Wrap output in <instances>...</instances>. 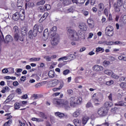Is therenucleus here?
I'll list each match as a JSON object with an SVG mask.
<instances>
[{"label": "nucleus", "instance_id": "aec40b11", "mask_svg": "<svg viewBox=\"0 0 126 126\" xmlns=\"http://www.w3.org/2000/svg\"><path fill=\"white\" fill-rule=\"evenodd\" d=\"M115 106H118V107H122L123 106H124V107L126 106V102H124L123 101H119L117 103H116L114 104Z\"/></svg>", "mask_w": 126, "mask_h": 126}, {"label": "nucleus", "instance_id": "8fccbe9b", "mask_svg": "<svg viewBox=\"0 0 126 126\" xmlns=\"http://www.w3.org/2000/svg\"><path fill=\"white\" fill-rule=\"evenodd\" d=\"M67 93L68 95H73V91L71 89H68L67 90Z\"/></svg>", "mask_w": 126, "mask_h": 126}, {"label": "nucleus", "instance_id": "412c9836", "mask_svg": "<svg viewBox=\"0 0 126 126\" xmlns=\"http://www.w3.org/2000/svg\"><path fill=\"white\" fill-rule=\"evenodd\" d=\"M61 1H63V4L64 5V6H66L67 5H69V4H71V1L70 0H60Z\"/></svg>", "mask_w": 126, "mask_h": 126}, {"label": "nucleus", "instance_id": "58836bf2", "mask_svg": "<svg viewBox=\"0 0 126 126\" xmlns=\"http://www.w3.org/2000/svg\"><path fill=\"white\" fill-rule=\"evenodd\" d=\"M20 108V103L16 102L14 104V108L15 110H18Z\"/></svg>", "mask_w": 126, "mask_h": 126}, {"label": "nucleus", "instance_id": "39448f33", "mask_svg": "<svg viewBox=\"0 0 126 126\" xmlns=\"http://www.w3.org/2000/svg\"><path fill=\"white\" fill-rule=\"evenodd\" d=\"M105 35L112 37L114 36V27L112 26H108L105 29Z\"/></svg>", "mask_w": 126, "mask_h": 126}, {"label": "nucleus", "instance_id": "4c0bfd02", "mask_svg": "<svg viewBox=\"0 0 126 126\" xmlns=\"http://www.w3.org/2000/svg\"><path fill=\"white\" fill-rule=\"evenodd\" d=\"M116 5L122 7L123 6V0H117Z\"/></svg>", "mask_w": 126, "mask_h": 126}, {"label": "nucleus", "instance_id": "b1692460", "mask_svg": "<svg viewBox=\"0 0 126 126\" xmlns=\"http://www.w3.org/2000/svg\"><path fill=\"white\" fill-rule=\"evenodd\" d=\"M114 7L116 12H120L121 11V7H122L118 6L116 3H114Z\"/></svg>", "mask_w": 126, "mask_h": 126}, {"label": "nucleus", "instance_id": "f3484780", "mask_svg": "<svg viewBox=\"0 0 126 126\" xmlns=\"http://www.w3.org/2000/svg\"><path fill=\"white\" fill-rule=\"evenodd\" d=\"M50 34L51 36H55V35H58L57 34V27H53L50 31Z\"/></svg>", "mask_w": 126, "mask_h": 126}, {"label": "nucleus", "instance_id": "ddd939ff", "mask_svg": "<svg viewBox=\"0 0 126 126\" xmlns=\"http://www.w3.org/2000/svg\"><path fill=\"white\" fill-rule=\"evenodd\" d=\"M82 114V111L80 109H76L75 111L72 114V116L74 118H77V117H79L80 115Z\"/></svg>", "mask_w": 126, "mask_h": 126}, {"label": "nucleus", "instance_id": "a211bd4d", "mask_svg": "<svg viewBox=\"0 0 126 126\" xmlns=\"http://www.w3.org/2000/svg\"><path fill=\"white\" fill-rule=\"evenodd\" d=\"M89 117L85 116L82 118V124L83 126H85L86 124H87V122L89 121Z\"/></svg>", "mask_w": 126, "mask_h": 126}, {"label": "nucleus", "instance_id": "864d4df0", "mask_svg": "<svg viewBox=\"0 0 126 126\" xmlns=\"http://www.w3.org/2000/svg\"><path fill=\"white\" fill-rule=\"evenodd\" d=\"M11 123H12V121L11 120H9L4 124L3 126H10L9 124H11Z\"/></svg>", "mask_w": 126, "mask_h": 126}, {"label": "nucleus", "instance_id": "4d7b16f0", "mask_svg": "<svg viewBox=\"0 0 126 126\" xmlns=\"http://www.w3.org/2000/svg\"><path fill=\"white\" fill-rule=\"evenodd\" d=\"M66 63V62H63V63H60L58 64V67H63V65H65L66 63Z\"/></svg>", "mask_w": 126, "mask_h": 126}, {"label": "nucleus", "instance_id": "680f3d73", "mask_svg": "<svg viewBox=\"0 0 126 126\" xmlns=\"http://www.w3.org/2000/svg\"><path fill=\"white\" fill-rule=\"evenodd\" d=\"M105 44L108 46H112V45H114V42H112V41L105 42Z\"/></svg>", "mask_w": 126, "mask_h": 126}, {"label": "nucleus", "instance_id": "f257e3e1", "mask_svg": "<svg viewBox=\"0 0 126 126\" xmlns=\"http://www.w3.org/2000/svg\"><path fill=\"white\" fill-rule=\"evenodd\" d=\"M53 103L56 107H63L65 110H68L70 109L69 102L66 99H54Z\"/></svg>", "mask_w": 126, "mask_h": 126}, {"label": "nucleus", "instance_id": "ea45409f", "mask_svg": "<svg viewBox=\"0 0 126 126\" xmlns=\"http://www.w3.org/2000/svg\"><path fill=\"white\" fill-rule=\"evenodd\" d=\"M86 108H93V104H92V103H91V102L89 101L86 104Z\"/></svg>", "mask_w": 126, "mask_h": 126}, {"label": "nucleus", "instance_id": "2f4dec72", "mask_svg": "<svg viewBox=\"0 0 126 126\" xmlns=\"http://www.w3.org/2000/svg\"><path fill=\"white\" fill-rule=\"evenodd\" d=\"M41 60V58H32L30 59L31 62H39Z\"/></svg>", "mask_w": 126, "mask_h": 126}, {"label": "nucleus", "instance_id": "69168bd1", "mask_svg": "<svg viewBox=\"0 0 126 126\" xmlns=\"http://www.w3.org/2000/svg\"><path fill=\"white\" fill-rule=\"evenodd\" d=\"M78 4H83L85 2V0H78Z\"/></svg>", "mask_w": 126, "mask_h": 126}, {"label": "nucleus", "instance_id": "c03bdc74", "mask_svg": "<svg viewBox=\"0 0 126 126\" xmlns=\"http://www.w3.org/2000/svg\"><path fill=\"white\" fill-rule=\"evenodd\" d=\"M8 71L10 74H12L14 72V68L12 67L8 68Z\"/></svg>", "mask_w": 126, "mask_h": 126}, {"label": "nucleus", "instance_id": "774afa93", "mask_svg": "<svg viewBox=\"0 0 126 126\" xmlns=\"http://www.w3.org/2000/svg\"><path fill=\"white\" fill-rule=\"evenodd\" d=\"M16 93H18V94H21V89L19 88L17 89L16 90Z\"/></svg>", "mask_w": 126, "mask_h": 126}, {"label": "nucleus", "instance_id": "6ab92c4d", "mask_svg": "<svg viewBox=\"0 0 126 126\" xmlns=\"http://www.w3.org/2000/svg\"><path fill=\"white\" fill-rule=\"evenodd\" d=\"M21 17V15H20V14L19 12H16L15 14L13 15V19H14L15 21H17V20H18L19 19V18Z\"/></svg>", "mask_w": 126, "mask_h": 126}, {"label": "nucleus", "instance_id": "a19ab883", "mask_svg": "<svg viewBox=\"0 0 126 126\" xmlns=\"http://www.w3.org/2000/svg\"><path fill=\"white\" fill-rule=\"evenodd\" d=\"M38 116L40 118H42L43 119H47V118L46 117V115H45V114L43 112H39L38 114Z\"/></svg>", "mask_w": 126, "mask_h": 126}, {"label": "nucleus", "instance_id": "473e14b6", "mask_svg": "<svg viewBox=\"0 0 126 126\" xmlns=\"http://www.w3.org/2000/svg\"><path fill=\"white\" fill-rule=\"evenodd\" d=\"M104 73L105 74H107V75H111V74H113V71L107 69L104 71Z\"/></svg>", "mask_w": 126, "mask_h": 126}, {"label": "nucleus", "instance_id": "423d86ee", "mask_svg": "<svg viewBox=\"0 0 126 126\" xmlns=\"http://www.w3.org/2000/svg\"><path fill=\"white\" fill-rule=\"evenodd\" d=\"M97 114L100 117H105L108 114V109L105 107H100L97 111Z\"/></svg>", "mask_w": 126, "mask_h": 126}, {"label": "nucleus", "instance_id": "bf43d9fd", "mask_svg": "<svg viewBox=\"0 0 126 126\" xmlns=\"http://www.w3.org/2000/svg\"><path fill=\"white\" fill-rule=\"evenodd\" d=\"M28 6L30 7H33V6H35V4L32 2H30L28 3Z\"/></svg>", "mask_w": 126, "mask_h": 126}, {"label": "nucleus", "instance_id": "de8ad7c7", "mask_svg": "<svg viewBox=\"0 0 126 126\" xmlns=\"http://www.w3.org/2000/svg\"><path fill=\"white\" fill-rule=\"evenodd\" d=\"M98 7L100 10L103 11L104 8V4L100 3L98 4Z\"/></svg>", "mask_w": 126, "mask_h": 126}, {"label": "nucleus", "instance_id": "e2e57ef3", "mask_svg": "<svg viewBox=\"0 0 126 126\" xmlns=\"http://www.w3.org/2000/svg\"><path fill=\"white\" fill-rule=\"evenodd\" d=\"M114 44L115 45H124L125 44L124 42H122L121 41H115L114 42Z\"/></svg>", "mask_w": 126, "mask_h": 126}, {"label": "nucleus", "instance_id": "79ce46f5", "mask_svg": "<svg viewBox=\"0 0 126 126\" xmlns=\"http://www.w3.org/2000/svg\"><path fill=\"white\" fill-rule=\"evenodd\" d=\"M70 70L69 69H65L64 71H63V74L64 76L67 75L69 73H70Z\"/></svg>", "mask_w": 126, "mask_h": 126}, {"label": "nucleus", "instance_id": "f704fd0d", "mask_svg": "<svg viewBox=\"0 0 126 126\" xmlns=\"http://www.w3.org/2000/svg\"><path fill=\"white\" fill-rule=\"evenodd\" d=\"M104 51V48L102 47H97L95 49L96 53H98L99 52H101L102 53H103Z\"/></svg>", "mask_w": 126, "mask_h": 126}, {"label": "nucleus", "instance_id": "e433bc0d", "mask_svg": "<svg viewBox=\"0 0 126 126\" xmlns=\"http://www.w3.org/2000/svg\"><path fill=\"white\" fill-rule=\"evenodd\" d=\"M113 105V104L112 102H106L104 103V106H105V107H112Z\"/></svg>", "mask_w": 126, "mask_h": 126}, {"label": "nucleus", "instance_id": "393cba45", "mask_svg": "<svg viewBox=\"0 0 126 126\" xmlns=\"http://www.w3.org/2000/svg\"><path fill=\"white\" fill-rule=\"evenodd\" d=\"M55 115L56 117L60 118V119H62L64 117V114L61 112H55Z\"/></svg>", "mask_w": 126, "mask_h": 126}, {"label": "nucleus", "instance_id": "c85d7f7f", "mask_svg": "<svg viewBox=\"0 0 126 126\" xmlns=\"http://www.w3.org/2000/svg\"><path fill=\"white\" fill-rule=\"evenodd\" d=\"M23 3V0H18L17 5L18 7H20L21 8L22 7V4Z\"/></svg>", "mask_w": 126, "mask_h": 126}, {"label": "nucleus", "instance_id": "0e129e2a", "mask_svg": "<svg viewBox=\"0 0 126 126\" xmlns=\"http://www.w3.org/2000/svg\"><path fill=\"white\" fill-rule=\"evenodd\" d=\"M119 81L120 82L122 81H124V82H126V78H125L124 77H121L120 79H119Z\"/></svg>", "mask_w": 126, "mask_h": 126}, {"label": "nucleus", "instance_id": "c756f323", "mask_svg": "<svg viewBox=\"0 0 126 126\" xmlns=\"http://www.w3.org/2000/svg\"><path fill=\"white\" fill-rule=\"evenodd\" d=\"M13 30L14 34L19 33V28L17 26H15L13 27Z\"/></svg>", "mask_w": 126, "mask_h": 126}, {"label": "nucleus", "instance_id": "6e6d98bb", "mask_svg": "<svg viewBox=\"0 0 126 126\" xmlns=\"http://www.w3.org/2000/svg\"><path fill=\"white\" fill-rule=\"evenodd\" d=\"M104 14L106 16H108L109 15V10H108L107 8H105L104 10Z\"/></svg>", "mask_w": 126, "mask_h": 126}, {"label": "nucleus", "instance_id": "cd10ccee", "mask_svg": "<svg viewBox=\"0 0 126 126\" xmlns=\"http://www.w3.org/2000/svg\"><path fill=\"white\" fill-rule=\"evenodd\" d=\"M13 97H12V95L10 94L7 97V99H6V100L4 101L5 103H9V102H10V101H11L13 99Z\"/></svg>", "mask_w": 126, "mask_h": 126}, {"label": "nucleus", "instance_id": "c9c22d12", "mask_svg": "<svg viewBox=\"0 0 126 126\" xmlns=\"http://www.w3.org/2000/svg\"><path fill=\"white\" fill-rule=\"evenodd\" d=\"M67 57H68V60H70V58H71V59L70 60V61H72V60H74L76 58L75 55H72V54H69L68 55H67Z\"/></svg>", "mask_w": 126, "mask_h": 126}, {"label": "nucleus", "instance_id": "a18cd8bd", "mask_svg": "<svg viewBox=\"0 0 126 126\" xmlns=\"http://www.w3.org/2000/svg\"><path fill=\"white\" fill-rule=\"evenodd\" d=\"M111 77L113 78H114V79H119L120 78V76H118L116 74L112 72V74H111Z\"/></svg>", "mask_w": 126, "mask_h": 126}, {"label": "nucleus", "instance_id": "0eeeda50", "mask_svg": "<svg viewBox=\"0 0 126 126\" xmlns=\"http://www.w3.org/2000/svg\"><path fill=\"white\" fill-rule=\"evenodd\" d=\"M60 42V36L59 34H55V35H52L51 45L52 46H57Z\"/></svg>", "mask_w": 126, "mask_h": 126}, {"label": "nucleus", "instance_id": "7c9ffc66", "mask_svg": "<svg viewBox=\"0 0 126 126\" xmlns=\"http://www.w3.org/2000/svg\"><path fill=\"white\" fill-rule=\"evenodd\" d=\"M0 43H5L4 37L1 32L0 33Z\"/></svg>", "mask_w": 126, "mask_h": 126}, {"label": "nucleus", "instance_id": "338daca9", "mask_svg": "<svg viewBox=\"0 0 126 126\" xmlns=\"http://www.w3.org/2000/svg\"><path fill=\"white\" fill-rule=\"evenodd\" d=\"M2 73H7L8 72V69L7 68H4L2 70Z\"/></svg>", "mask_w": 126, "mask_h": 126}, {"label": "nucleus", "instance_id": "09e8293b", "mask_svg": "<svg viewBox=\"0 0 126 126\" xmlns=\"http://www.w3.org/2000/svg\"><path fill=\"white\" fill-rule=\"evenodd\" d=\"M43 59L46 60V62H51V60H52V58L50 56H44Z\"/></svg>", "mask_w": 126, "mask_h": 126}, {"label": "nucleus", "instance_id": "72a5a7b5", "mask_svg": "<svg viewBox=\"0 0 126 126\" xmlns=\"http://www.w3.org/2000/svg\"><path fill=\"white\" fill-rule=\"evenodd\" d=\"M73 11H74V9H73V7H70L65 10V12H66V13H69V12H71L72 13Z\"/></svg>", "mask_w": 126, "mask_h": 126}, {"label": "nucleus", "instance_id": "1a4fd4ad", "mask_svg": "<svg viewBox=\"0 0 126 126\" xmlns=\"http://www.w3.org/2000/svg\"><path fill=\"white\" fill-rule=\"evenodd\" d=\"M103 69H104V67L98 64H95L93 66V70L94 71H95V72H98V71H102Z\"/></svg>", "mask_w": 126, "mask_h": 126}, {"label": "nucleus", "instance_id": "052dcab7", "mask_svg": "<svg viewBox=\"0 0 126 126\" xmlns=\"http://www.w3.org/2000/svg\"><path fill=\"white\" fill-rule=\"evenodd\" d=\"M48 15H49V13L48 12H46L43 14V15L41 17L44 18V19L45 20L46 19V18H47Z\"/></svg>", "mask_w": 126, "mask_h": 126}, {"label": "nucleus", "instance_id": "bb28decb", "mask_svg": "<svg viewBox=\"0 0 126 126\" xmlns=\"http://www.w3.org/2000/svg\"><path fill=\"white\" fill-rule=\"evenodd\" d=\"M74 124L75 126H81V121L78 119L74 120Z\"/></svg>", "mask_w": 126, "mask_h": 126}, {"label": "nucleus", "instance_id": "dca6fc26", "mask_svg": "<svg viewBox=\"0 0 126 126\" xmlns=\"http://www.w3.org/2000/svg\"><path fill=\"white\" fill-rule=\"evenodd\" d=\"M14 39L15 41H16L17 42V41H18V40H20V41H21V42L23 41V40H24L23 38L21 37V36H20L19 35V33H14Z\"/></svg>", "mask_w": 126, "mask_h": 126}, {"label": "nucleus", "instance_id": "5701e85b", "mask_svg": "<svg viewBox=\"0 0 126 126\" xmlns=\"http://www.w3.org/2000/svg\"><path fill=\"white\" fill-rule=\"evenodd\" d=\"M64 84V83H63V82H61L60 86L58 88H53V91H58V90H61V89H62V88H63V87Z\"/></svg>", "mask_w": 126, "mask_h": 126}, {"label": "nucleus", "instance_id": "f8f14e48", "mask_svg": "<svg viewBox=\"0 0 126 126\" xmlns=\"http://www.w3.org/2000/svg\"><path fill=\"white\" fill-rule=\"evenodd\" d=\"M48 38H49V30L46 29L43 32V39L44 41H46L48 40Z\"/></svg>", "mask_w": 126, "mask_h": 126}, {"label": "nucleus", "instance_id": "13d9d810", "mask_svg": "<svg viewBox=\"0 0 126 126\" xmlns=\"http://www.w3.org/2000/svg\"><path fill=\"white\" fill-rule=\"evenodd\" d=\"M113 83H114V81L110 80L108 82H106V85L110 86V85H112V84H113Z\"/></svg>", "mask_w": 126, "mask_h": 126}, {"label": "nucleus", "instance_id": "4468645a", "mask_svg": "<svg viewBox=\"0 0 126 126\" xmlns=\"http://www.w3.org/2000/svg\"><path fill=\"white\" fill-rule=\"evenodd\" d=\"M28 32V29L26 27H22L21 28V33L22 35L25 36V35H27V33Z\"/></svg>", "mask_w": 126, "mask_h": 126}, {"label": "nucleus", "instance_id": "37998d69", "mask_svg": "<svg viewBox=\"0 0 126 126\" xmlns=\"http://www.w3.org/2000/svg\"><path fill=\"white\" fill-rule=\"evenodd\" d=\"M67 60H68V57L67 56L59 58L58 61H67Z\"/></svg>", "mask_w": 126, "mask_h": 126}, {"label": "nucleus", "instance_id": "3c124183", "mask_svg": "<svg viewBox=\"0 0 126 126\" xmlns=\"http://www.w3.org/2000/svg\"><path fill=\"white\" fill-rule=\"evenodd\" d=\"M43 4H45V0H41L40 1L37 2V5H43Z\"/></svg>", "mask_w": 126, "mask_h": 126}, {"label": "nucleus", "instance_id": "2eb2a0df", "mask_svg": "<svg viewBox=\"0 0 126 126\" xmlns=\"http://www.w3.org/2000/svg\"><path fill=\"white\" fill-rule=\"evenodd\" d=\"M12 41H13V37H12V36L9 34L5 36L4 43H10V42H12Z\"/></svg>", "mask_w": 126, "mask_h": 126}, {"label": "nucleus", "instance_id": "f03ea898", "mask_svg": "<svg viewBox=\"0 0 126 126\" xmlns=\"http://www.w3.org/2000/svg\"><path fill=\"white\" fill-rule=\"evenodd\" d=\"M43 26L40 25L38 26V25L35 24L33 27V29L29 31L28 35L30 39H33L34 37H36L37 36V34H38V32H41L43 31Z\"/></svg>", "mask_w": 126, "mask_h": 126}, {"label": "nucleus", "instance_id": "5fc2aeb1", "mask_svg": "<svg viewBox=\"0 0 126 126\" xmlns=\"http://www.w3.org/2000/svg\"><path fill=\"white\" fill-rule=\"evenodd\" d=\"M44 7L46 10H50L51 9V5L50 4H45Z\"/></svg>", "mask_w": 126, "mask_h": 126}, {"label": "nucleus", "instance_id": "6e6552de", "mask_svg": "<svg viewBox=\"0 0 126 126\" xmlns=\"http://www.w3.org/2000/svg\"><path fill=\"white\" fill-rule=\"evenodd\" d=\"M100 96L101 97V99H103V96L100 94H94L92 96V100L93 103H96V102H99V99H100Z\"/></svg>", "mask_w": 126, "mask_h": 126}, {"label": "nucleus", "instance_id": "4be33fe9", "mask_svg": "<svg viewBox=\"0 0 126 126\" xmlns=\"http://www.w3.org/2000/svg\"><path fill=\"white\" fill-rule=\"evenodd\" d=\"M48 76H49V78H54V77L56 76L55 71H54L53 70L49 71L48 72Z\"/></svg>", "mask_w": 126, "mask_h": 126}, {"label": "nucleus", "instance_id": "a878e982", "mask_svg": "<svg viewBox=\"0 0 126 126\" xmlns=\"http://www.w3.org/2000/svg\"><path fill=\"white\" fill-rule=\"evenodd\" d=\"M115 126H126L124 124V122L122 121H118L115 123Z\"/></svg>", "mask_w": 126, "mask_h": 126}, {"label": "nucleus", "instance_id": "7ed1b4c3", "mask_svg": "<svg viewBox=\"0 0 126 126\" xmlns=\"http://www.w3.org/2000/svg\"><path fill=\"white\" fill-rule=\"evenodd\" d=\"M70 106L71 107H76L78 105V104H81L82 103V98L79 97L76 98V97L74 96H72L69 99Z\"/></svg>", "mask_w": 126, "mask_h": 126}, {"label": "nucleus", "instance_id": "9d476101", "mask_svg": "<svg viewBox=\"0 0 126 126\" xmlns=\"http://www.w3.org/2000/svg\"><path fill=\"white\" fill-rule=\"evenodd\" d=\"M78 27L80 30L82 31H87V26L85 23L82 22L78 24Z\"/></svg>", "mask_w": 126, "mask_h": 126}, {"label": "nucleus", "instance_id": "20e7f679", "mask_svg": "<svg viewBox=\"0 0 126 126\" xmlns=\"http://www.w3.org/2000/svg\"><path fill=\"white\" fill-rule=\"evenodd\" d=\"M67 34L72 41H78L79 40V36L75 30L68 29Z\"/></svg>", "mask_w": 126, "mask_h": 126}, {"label": "nucleus", "instance_id": "9b49d317", "mask_svg": "<svg viewBox=\"0 0 126 126\" xmlns=\"http://www.w3.org/2000/svg\"><path fill=\"white\" fill-rule=\"evenodd\" d=\"M87 23L90 28H91V29H93V28H94L95 26V23L94 22L93 20L90 18L88 19L87 20Z\"/></svg>", "mask_w": 126, "mask_h": 126}, {"label": "nucleus", "instance_id": "603ef678", "mask_svg": "<svg viewBox=\"0 0 126 126\" xmlns=\"http://www.w3.org/2000/svg\"><path fill=\"white\" fill-rule=\"evenodd\" d=\"M110 64V62L104 61L103 63V65L104 66H108Z\"/></svg>", "mask_w": 126, "mask_h": 126}, {"label": "nucleus", "instance_id": "49530a36", "mask_svg": "<svg viewBox=\"0 0 126 126\" xmlns=\"http://www.w3.org/2000/svg\"><path fill=\"white\" fill-rule=\"evenodd\" d=\"M120 86L122 89H126V83H125L124 82L120 84Z\"/></svg>", "mask_w": 126, "mask_h": 126}]
</instances>
